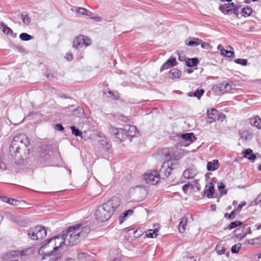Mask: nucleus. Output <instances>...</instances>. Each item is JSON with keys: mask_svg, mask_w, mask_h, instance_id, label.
<instances>
[{"mask_svg": "<svg viewBox=\"0 0 261 261\" xmlns=\"http://www.w3.org/2000/svg\"><path fill=\"white\" fill-rule=\"evenodd\" d=\"M120 204L121 200L119 197L117 196L111 197L97 208L95 212L96 219L102 222L109 220Z\"/></svg>", "mask_w": 261, "mask_h": 261, "instance_id": "1", "label": "nucleus"}, {"mask_svg": "<svg viewBox=\"0 0 261 261\" xmlns=\"http://www.w3.org/2000/svg\"><path fill=\"white\" fill-rule=\"evenodd\" d=\"M91 229L88 226H83L82 224H77L69 227L66 231H63V236L66 240V246H71L76 244L80 240L87 237Z\"/></svg>", "mask_w": 261, "mask_h": 261, "instance_id": "2", "label": "nucleus"}, {"mask_svg": "<svg viewBox=\"0 0 261 261\" xmlns=\"http://www.w3.org/2000/svg\"><path fill=\"white\" fill-rule=\"evenodd\" d=\"M28 234L31 239L37 240L45 237L46 235V231L44 226L38 225L35 227L30 228L28 230Z\"/></svg>", "mask_w": 261, "mask_h": 261, "instance_id": "3", "label": "nucleus"}, {"mask_svg": "<svg viewBox=\"0 0 261 261\" xmlns=\"http://www.w3.org/2000/svg\"><path fill=\"white\" fill-rule=\"evenodd\" d=\"M66 240L63 233L61 235L56 236L49 239H48V243H50V247L53 248V251H58L64 244L66 246Z\"/></svg>", "mask_w": 261, "mask_h": 261, "instance_id": "4", "label": "nucleus"}, {"mask_svg": "<svg viewBox=\"0 0 261 261\" xmlns=\"http://www.w3.org/2000/svg\"><path fill=\"white\" fill-rule=\"evenodd\" d=\"M91 44V40L84 35H81L75 38L73 41V47L80 49L84 46L87 47Z\"/></svg>", "mask_w": 261, "mask_h": 261, "instance_id": "5", "label": "nucleus"}, {"mask_svg": "<svg viewBox=\"0 0 261 261\" xmlns=\"http://www.w3.org/2000/svg\"><path fill=\"white\" fill-rule=\"evenodd\" d=\"M56 251H53V248L50 247V243H48V240L45 241L44 244L39 249L38 253L42 256V259H47L48 256L55 254Z\"/></svg>", "mask_w": 261, "mask_h": 261, "instance_id": "6", "label": "nucleus"}, {"mask_svg": "<svg viewBox=\"0 0 261 261\" xmlns=\"http://www.w3.org/2000/svg\"><path fill=\"white\" fill-rule=\"evenodd\" d=\"M172 166L173 164L171 161H167L163 163L159 173L161 178L164 179L169 176L173 169Z\"/></svg>", "mask_w": 261, "mask_h": 261, "instance_id": "7", "label": "nucleus"}, {"mask_svg": "<svg viewBox=\"0 0 261 261\" xmlns=\"http://www.w3.org/2000/svg\"><path fill=\"white\" fill-rule=\"evenodd\" d=\"M144 177L147 183L152 185L157 184L161 178L160 175L157 170L152 171L148 174H144Z\"/></svg>", "mask_w": 261, "mask_h": 261, "instance_id": "8", "label": "nucleus"}, {"mask_svg": "<svg viewBox=\"0 0 261 261\" xmlns=\"http://www.w3.org/2000/svg\"><path fill=\"white\" fill-rule=\"evenodd\" d=\"M55 150V152L58 153V150L56 148H54L51 145L42 144L41 145L40 155L44 161L49 159L50 155L49 152H51Z\"/></svg>", "mask_w": 261, "mask_h": 261, "instance_id": "9", "label": "nucleus"}, {"mask_svg": "<svg viewBox=\"0 0 261 261\" xmlns=\"http://www.w3.org/2000/svg\"><path fill=\"white\" fill-rule=\"evenodd\" d=\"M109 132L121 142L124 139V130L123 128H115L114 126H111L109 127Z\"/></svg>", "mask_w": 261, "mask_h": 261, "instance_id": "10", "label": "nucleus"}, {"mask_svg": "<svg viewBox=\"0 0 261 261\" xmlns=\"http://www.w3.org/2000/svg\"><path fill=\"white\" fill-rule=\"evenodd\" d=\"M217 49L220 51V54L221 55L227 58L232 57L234 54L233 48L229 45H228L226 47V49H224L223 48L222 45L220 44L218 46Z\"/></svg>", "mask_w": 261, "mask_h": 261, "instance_id": "11", "label": "nucleus"}, {"mask_svg": "<svg viewBox=\"0 0 261 261\" xmlns=\"http://www.w3.org/2000/svg\"><path fill=\"white\" fill-rule=\"evenodd\" d=\"M124 130V138L126 136L134 137L137 133L136 127L133 125H125Z\"/></svg>", "mask_w": 261, "mask_h": 261, "instance_id": "12", "label": "nucleus"}, {"mask_svg": "<svg viewBox=\"0 0 261 261\" xmlns=\"http://www.w3.org/2000/svg\"><path fill=\"white\" fill-rule=\"evenodd\" d=\"M234 6L233 3H227L224 5H220L219 9L224 14H228L232 12V7Z\"/></svg>", "mask_w": 261, "mask_h": 261, "instance_id": "13", "label": "nucleus"}, {"mask_svg": "<svg viewBox=\"0 0 261 261\" xmlns=\"http://www.w3.org/2000/svg\"><path fill=\"white\" fill-rule=\"evenodd\" d=\"M130 192L138 197L143 198L146 193L145 189L140 186H136L131 189Z\"/></svg>", "mask_w": 261, "mask_h": 261, "instance_id": "14", "label": "nucleus"}, {"mask_svg": "<svg viewBox=\"0 0 261 261\" xmlns=\"http://www.w3.org/2000/svg\"><path fill=\"white\" fill-rule=\"evenodd\" d=\"M218 111L214 108L207 111V115L208 120V123H211L217 120V117L218 115Z\"/></svg>", "mask_w": 261, "mask_h": 261, "instance_id": "15", "label": "nucleus"}, {"mask_svg": "<svg viewBox=\"0 0 261 261\" xmlns=\"http://www.w3.org/2000/svg\"><path fill=\"white\" fill-rule=\"evenodd\" d=\"M181 138L187 142L186 146L189 145L196 140V138L195 137L194 134L193 133L183 134L181 135Z\"/></svg>", "mask_w": 261, "mask_h": 261, "instance_id": "16", "label": "nucleus"}, {"mask_svg": "<svg viewBox=\"0 0 261 261\" xmlns=\"http://www.w3.org/2000/svg\"><path fill=\"white\" fill-rule=\"evenodd\" d=\"M176 64V59L174 58L170 57L163 65L161 66L160 71H162L170 67L174 66Z\"/></svg>", "mask_w": 261, "mask_h": 261, "instance_id": "17", "label": "nucleus"}, {"mask_svg": "<svg viewBox=\"0 0 261 261\" xmlns=\"http://www.w3.org/2000/svg\"><path fill=\"white\" fill-rule=\"evenodd\" d=\"M234 84L232 82L221 83L220 85V90L223 92H228L233 89Z\"/></svg>", "mask_w": 261, "mask_h": 261, "instance_id": "18", "label": "nucleus"}, {"mask_svg": "<svg viewBox=\"0 0 261 261\" xmlns=\"http://www.w3.org/2000/svg\"><path fill=\"white\" fill-rule=\"evenodd\" d=\"M202 40L197 38L189 37L186 40V43L189 46H197L201 43Z\"/></svg>", "mask_w": 261, "mask_h": 261, "instance_id": "19", "label": "nucleus"}, {"mask_svg": "<svg viewBox=\"0 0 261 261\" xmlns=\"http://www.w3.org/2000/svg\"><path fill=\"white\" fill-rule=\"evenodd\" d=\"M214 191V186L212 182H210L206 185L204 192L206 194V196L209 198L213 195Z\"/></svg>", "mask_w": 261, "mask_h": 261, "instance_id": "20", "label": "nucleus"}, {"mask_svg": "<svg viewBox=\"0 0 261 261\" xmlns=\"http://www.w3.org/2000/svg\"><path fill=\"white\" fill-rule=\"evenodd\" d=\"M187 221V218L185 217L180 218L178 227V230L180 233H183L186 230Z\"/></svg>", "mask_w": 261, "mask_h": 261, "instance_id": "21", "label": "nucleus"}, {"mask_svg": "<svg viewBox=\"0 0 261 261\" xmlns=\"http://www.w3.org/2000/svg\"><path fill=\"white\" fill-rule=\"evenodd\" d=\"M219 167V162L217 160H214L212 162H208L207 163V170L208 171H215Z\"/></svg>", "mask_w": 261, "mask_h": 261, "instance_id": "22", "label": "nucleus"}, {"mask_svg": "<svg viewBox=\"0 0 261 261\" xmlns=\"http://www.w3.org/2000/svg\"><path fill=\"white\" fill-rule=\"evenodd\" d=\"M196 175V171L193 169H188L184 171L183 176L186 178H192Z\"/></svg>", "mask_w": 261, "mask_h": 261, "instance_id": "23", "label": "nucleus"}, {"mask_svg": "<svg viewBox=\"0 0 261 261\" xmlns=\"http://www.w3.org/2000/svg\"><path fill=\"white\" fill-rule=\"evenodd\" d=\"M249 122L251 125L255 126L257 128H261V119L258 116L250 118L249 119Z\"/></svg>", "mask_w": 261, "mask_h": 261, "instance_id": "24", "label": "nucleus"}, {"mask_svg": "<svg viewBox=\"0 0 261 261\" xmlns=\"http://www.w3.org/2000/svg\"><path fill=\"white\" fill-rule=\"evenodd\" d=\"M244 156L253 161H254L256 158L251 149H247L244 151Z\"/></svg>", "mask_w": 261, "mask_h": 261, "instance_id": "25", "label": "nucleus"}, {"mask_svg": "<svg viewBox=\"0 0 261 261\" xmlns=\"http://www.w3.org/2000/svg\"><path fill=\"white\" fill-rule=\"evenodd\" d=\"M204 90L202 89H197L194 92H189L188 93V95L189 97L194 96L197 98V99H199L201 96L204 94Z\"/></svg>", "mask_w": 261, "mask_h": 261, "instance_id": "26", "label": "nucleus"}, {"mask_svg": "<svg viewBox=\"0 0 261 261\" xmlns=\"http://www.w3.org/2000/svg\"><path fill=\"white\" fill-rule=\"evenodd\" d=\"M133 213L132 210H128L123 212L119 217V223L121 224L123 220L125 219L128 216H131Z\"/></svg>", "mask_w": 261, "mask_h": 261, "instance_id": "27", "label": "nucleus"}, {"mask_svg": "<svg viewBox=\"0 0 261 261\" xmlns=\"http://www.w3.org/2000/svg\"><path fill=\"white\" fill-rule=\"evenodd\" d=\"M169 73L170 74V77L171 79H174L179 78L181 72L179 70L174 68L171 69Z\"/></svg>", "mask_w": 261, "mask_h": 261, "instance_id": "28", "label": "nucleus"}, {"mask_svg": "<svg viewBox=\"0 0 261 261\" xmlns=\"http://www.w3.org/2000/svg\"><path fill=\"white\" fill-rule=\"evenodd\" d=\"M198 60L197 58L188 59L186 61V64L188 67H192L196 66L198 63Z\"/></svg>", "mask_w": 261, "mask_h": 261, "instance_id": "29", "label": "nucleus"}, {"mask_svg": "<svg viewBox=\"0 0 261 261\" xmlns=\"http://www.w3.org/2000/svg\"><path fill=\"white\" fill-rule=\"evenodd\" d=\"M1 25L2 29V31L4 33L10 35H12L13 34V31L11 30V29L7 27L4 22H1Z\"/></svg>", "mask_w": 261, "mask_h": 261, "instance_id": "30", "label": "nucleus"}, {"mask_svg": "<svg viewBox=\"0 0 261 261\" xmlns=\"http://www.w3.org/2000/svg\"><path fill=\"white\" fill-rule=\"evenodd\" d=\"M48 257L49 258L48 261H58L63 257V254L61 252H58L55 254H52V255Z\"/></svg>", "mask_w": 261, "mask_h": 261, "instance_id": "31", "label": "nucleus"}, {"mask_svg": "<svg viewBox=\"0 0 261 261\" xmlns=\"http://www.w3.org/2000/svg\"><path fill=\"white\" fill-rule=\"evenodd\" d=\"M158 229L157 228L154 229H149L148 232L146 233V236L148 238H153L158 236Z\"/></svg>", "mask_w": 261, "mask_h": 261, "instance_id": "32", "label": "nucleus"}, {"mask_svg": "<svg viewBox=\"0 0 261 261\" xmlns=\"http://www.w3.org/2000/svg\"><path fill=\"white\" fill-rule=\"evenodd\" d=\"M19 38L22 41H29L32 39L33 37L27 33H22L20 34Z\"/></svg>", "mask_w": 261, "mask_h": 261, "instance_id": "33", "label": "nucleus"}, {"mask_svg": "<svg viewBox=\"0 0 261 261\" xmlns=\"http://www.w3.org/2000/svg\"><path fill=\"white\" fill-rule=\"evenodd\" d=\"M252 8L249 7H246V8H244L242 10V15L244 16H249L250 15V14L252 13Z\"/></svg>", "mask_w": 261, "mask_h": 261, "instance_id": "34", "label": "nucleus"}, {"mask_svg": "<svg viewBox=\"0 0 261 261\" xmlns=\"http://www.w3.org/2000/svg\"><path fill=\"white\" fill-rule=\"evenodd\" d=\"M242 224V222L240 221H236L234 222H231L228 226L227 228H225V229H228L231 230L233 228L237 227L238 226H240Z\"/></svg>", "mask_w": 261, "mask_h": 261, "instance_id": "35", "label": "nucleus"}, {"mask_svg": "<svg viewBox=\"0 0 261 261\" xmlns=\"http://www.w3.org/2000/svg\"><path fill=\"white\" fill-rule=\"evenodd\" d=\"M21 18L24 24H25L27 25H28L30 24L31 21V19L28 16V15L21 14Z\"/></svg>", "mask_w": 261, "mask_h": 261, "instance_id": "36", "label": "nucleus"}, {"mask_svg": "<svg viewBox=\"0 0 261 261\" xmlns=\"http://www.w3.org/2000/svg\"><path fill=\"white\" fill-rule=\"evenodd\" d=\"M71 129L72 130V133L74 136L77 137V136H81L82 132L80 131L78 128H76L74 126H71Z\"/></svg>", "mask_w": 261, "mask_h": 261, "instance_id": "37", "label": "nucleus"}, {"mask_svg": "<svg viewBox=\"0 0 261 261\" xmlns=\"http://www.w3.org/2000/svg\"><path fill=\"white\" fill-rule=\"evenodd\" d=\"M74 115H76L79 117H85L84 110L81 108H77L76 110L74 111Z\"/></svg>", "mask_w": 261, "mask_h": 261, "instance_id": "38", "label": "nucleus"}, {"mask_svg": "<svg viewBox=\"0 0 261 261\" xmlns=\"http://www.w3.org/2000/svg\"><path fill=\"white\" fill-rule=\"evenodd\" d=\"M20 142L22 144H23L25 147H28L30 145L29 140L28 138L25 135L22 136Z\"/></svg>", "mask_w": 261, "mask_h": 261, "instance_id": "39", "label": "nucleus"}, {"mask_svg": "<svg viewBox=\"0 0 261 261\" xmlns=\"http://www.w3.org/2000/svg\"><path fill=\"white\" fill-rule=\"evenodd\" d=\"M237 212V210H233L230 214H228V213H225L224 214V217L227 218L229 219H233L236 217V214Z\"/></svg>", "mask_w": 261, "mask_h": 261, "instance_id": "40", "label": "nucleus"}, {"mask_svg": "<svg viewBox=\"0 0 261 261\" xmlns=\"http://www.w3.org/2000/svg\"><path fill=\"white\" fill-rule=\"evenodd\" d=\"M239 134L241 138L245 140H247L249 136L248 132L245 130H240Z\"/></svg>", "mask_w": 261, "mask_h": 261, "instance_id": "41", "label": "nucleus"}, {"mask_svg": "<svg viewBox=\"0 0 261 261\" xmlns=\"http://www.w3.org/2000/svg\"><path fill=\"white\" fill-rule=\"evenodd\" d=\"M241 248V244H237L233 245L231 249V251L233 253H238L239 250Z\"/></svg>", "mask_w": 261, "mask_h": 261, "instance_id": "42", "label": "nucleus"}, {"mask_svg": "<svg viewBox=\"0 0 261 261\" xmlns=\"http://www.w3.org/2000/svg\"><path fill=\"white\" fill-rule=\"evenodd\" d=\"M234 62L237 64L245 66L247 64L248 61L247 59H237L234 60Z\"/></svg>", "mask_w": 261, "mask_h": 261, "instance_id": "43", "label": "nucleus"}, {"mask_svg": "<svg viewBox=\"0 0 261 261\" xmlns=\"http://www.w3.org/2000/svg\"><path fill=\"white\" fill-rule=\"evenodd\" d=\"M218 190L220 192L221 194H226L227 192L226 190H225V186L222 183H220V184H219L218 186Z\"/></svg>", "mask_w": 261, "mask_h": 261, "instance_id": "44", "label": "nucleus"}, {"mask_svg": "<svg viewBox=\"0 0 261 261\" xmlns=\"http://www.w3.org/2000/svg\"><path fill=\"white\" fill-rule=\"evenodd\" d=\"M108 93L112 97V98L114 100H117L119 98V95L118 92L113 93L111 91H109Z\"/></svg>", "mask_w": 261, "mask_h": 261, "instance_id": "45", "label": "nucleus"}, {"mask_svg": "<svg viewBox=\"0 0 261 261\" xmlns=\"http://www.w3.org/2000/svg\"><path fill=\"white\" fill-rule=\"evenodd\" d=\"M17 142L15 140H14L12 144L10 147V150L11 151L12 150H14L15 149L16 151H18V149H19V147L17 146Z\"/></svg>", "mask_w": 261, "mask_h": 261, "instance_id": "46", "label": "nucleus"}, {"mask_svg": "<svg viewBox=\"0 0 261 261\" xmlns=\"http://www.w3.org/2000/svg\"><path fill=\"white\" fill-rule=\"evenodd\" d=\"M101 145L104 148H105L107 150L110 149L111 146L109 144L107 141L105 140H101L100 141Z\"/></svg>", "mask_w": 261, "mask_h": 261, "instance_id": "47", "label": "nucleus"}, {"mask_svg": "<svg viewBox=\"0 0 261 261\" xmlns=\"http://www.w3.org/2000/svg\"><path fill=\"white\" fill-rule=\"evenodd\" d=\"M240 9V7L238 6H236L234 4V6L232 7V12L238 17L239 15V10Z\"/></svg>", "mask_w": 261, "mask_h": 261, "instance_id": "48", "label": "nucleus"}, {"mask_svg": "<svg viewBox=\"0 0 261 261\" xmlns=\"http://www.w3.org/2000/svg\"><path fill=\"white\" fill-rule=\"evenodd\" d=\"M76 12L81 14L85 15L87 12V10L83 8H78L76 9Z\"/></svg>", "mask_w": 261, "mask_h": 261, "instance_id": "49", "label": "nucleus"}, {"mask_svg": "<svg viewBox=\"0 0 261 261\" xmlns=\"http://www.w3.org/2000/svg\"><path fill=\"white\" fill-rule=\"evenodd\" d=\"M253 259L254 261H261V253L259 254H254L253 256Z\"/></svg>", "mask_w": 261, "mask_h": 261, "instance_id": "50", "label": "nucleus"}, {"mask_svg": "<svg viewBox=\"0 0 261 261\" xmlns=\"http://www.w3.org/2000/svg\"><path fill=\"white\" fill-rule=\"evenodd\" d=\"M190 186L192 187V185L190 183L187 184L182 186V190L184 193H186L188 192V188Z\"/></svg>", "mask_w": 261, "mask_h": 261, "instance_id": "51", "label": "nucleus"}, {"mask_svg": "<svg viewBox=\"0 0 261 261\" xmlns=\"http://www.w3.org/2000/svg\"><path fill=\"white\" fill-rule=\"evenodd\" d=\"M18 203V201L14 199H10V200H8V203L12 205H17Z\"/></svg>", "mask_w": 261, "mask_h": 261, "instance_id": "52", "label": "nucleus"}, {"mask_svg": "<svg viewBox=\"0 0 261 261\" xmlns=\"http://www.w3.org/2000/svg\"><path fill=\"white\" fill-rule=\"evenodd\" d=\"M225 118V115H224L223 113L218 112V115L217 117V120H220L221 121H223V119H224Z\"/></svg>", "mask_w": 261, "mask_h": 261, "instance_id": "53", "label": "nucleus"}, {"mask_svg": "<svg viewBox=\"0 0 261 261\" xmlns=\"http://www.w3.org/2000/svg\"><path fill=\"white\" fill-rule=\"evenodd\" d=\"M261 202V195H258V196L254 200L255 205H257Z\"/></svg>", "mask_w": 261, "mask_h": 261, "instance_id": "54", "label": "nucleus"}, {"mask_svg": "<svg viewBox=\"0 0 261 261\" xmlns=\"http://www.w3.org/2000/svg\"><path fill=\"white\" fill-rule=\"evenodd\" d=\"M7 168L6 164L1 160L0 159V169L2 170H5Z\"/></svg>", "mask_w": 261, "mask_h": 261, "instance_id": "55", "label": "nucleus"}, {"mask_svg": "<svg viewBox=\"0 0 261 261\" xmlns=\"http://www.w3.org/2000/svg\"><path fill=\"white\" fill-rule=\"evenodd\" d=\"M216 250L218 254L219 255H222L225 253V249L224 248H221V249H219L217 247Z\"/></svg>", "mask_w": 261, "mask_h": 261, "instance_id": "56", "label": "nucleus"}, {"mask_svg": "<svg viewBox=\"0 0 261 261\" xmlns=\"http://www.w3.org/2000/svg\"><path fill=\"white\" fill-rule=\"evenodd\" d=\"M55 128L60 131H62L64 129L63 126L61 124H56L55 126Z\"/></svg>", "mask_w": 261, "mask_h": 261, "instance_id": "57", "label": "nucleus"}, {"mask_svg": "<svg viewBox=\"0 0 261 261\" xmlns=\"http://www.w3.org/2000/svg\"><path fill=\"white\" fill-rule=\"evenodd\" d=\"M245 204H246V202H244L238 205V207H237V208L236 210H237V212L239 213L241 210V209L242 208L243 206L245 205Z\"/></svg>", "mask_w": 261, "mask_h": 261, "instance_id": "58", "label": "nucleus"}, {"mask_svg": "<svg viewBox=\"0 0 261 261\" xmlns=\"http://www.w3.org/2000/svg\"><path fill=\"white\" fill-rule=\"evenodd\" d=\"M0 199L4 202L8 203V200H10V198L4 196H0Z\"/></svg>", "mask_w": 261, "mask_h": 261, "instance_id": "59", "label": "nucleus"}, {"mask_svg": "<svg viewBox=\"0 0 261 261\" xmlns=\"http://www.w3.org/2000/svg\"><path fill=\"white\" fill-rule=\"evenodd\" d=\"M65 58L68 60V61H71L72 59V54H67L66 56H65Z\"/></svg>", "mask_w": 261, "mask_h": 261, "instance_id": "60", "label": "nucleus"}, {"mask_svg": "<svg viewBox=\"0 0 261 261\" xmlns=\"http://www.w3.org/2000/svg\"><path fill=\"white\" fill-rule=\"evenodd\" d=\"M185 56H180V55L178 56V59H179V60H180L181 61H184L185 60Z\"/></svg>", "mask_w": 261, "mask_h": 261, "instance_id": "61", "label": "nucleus"}, {"mask_svg": "<svg viewBox=\"0 0 261 261\" xmlns=\"http://www.w3.org/2000/svg\"><path fill=\"white\" fill-rule=\"evenodd\" d=\"M201 44V46L202 48H204L205 47V46L207 44V43H204V42H201V43H200Z\"/></svg>", "mask_w": 261, "mask_h": 261, "instance_id": "62", "label": "nucleus"}, {"mask_svg": "<svg viewBox=\"0 0 261 261\" xmlns=\"http://www.w3.org/2000/svg\"><path fill=\"white\" fill-rule=\"evenodd\" d=\"M259 240V239L258 238H255V239H253V241H254L253 243L258 244Z\"/></svg>", "mask_w": 261, "mask_h": 261, "instance_id": "63", "label": "nucleus"}, {"mask_svg": "<svg viewBox=\"0 0 261 261\" xmlns=\"http://www.w3.org/2000/svg\"><path fill=\"white\" fill-rule=\"evenodd\" d=\"M211 208L212 210H216V205H214V204L212 205Z\"/></svg>", "mask_w": 261, "mask_h": 261, "instance_id": "64", "label": "nucleus"}]
</instances>
